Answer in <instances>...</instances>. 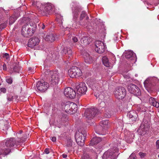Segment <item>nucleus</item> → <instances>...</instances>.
<instances>
[{
	"label": "nucleus",
	"mask_w": 159,
	"mask_h": 159,
	"mask_svg": "<svg viewBox=\"0 0 159 159\" xmlns=\"http://www.w3.org/2000/svg\"><path fill=\"white\" fill-rule=\"evenodd\" d=\"M146 89L149 92L159 91V80L156 77L147 79L144 82Z\"/></svg>",
	"instance_id": "obj_1"
},
{
	"label": "nucleus",
	"mask_w": 159,
	"mask_h": 159,
	"mask_svg": "<svg viewBox=\"0 0 159 159\" xmlns=\"http://www.w3.org/2000/svg\"><path fill=\"white\" fill-rule=\"evenodd\" d=\"M108 123V120H105L102 121V124L103 125V126L104 127V125H107V124Z\"/></svg>",
	"instance_id": "obj_51"
},
{
	"label": "nucleus",
	"mask_w": 159,
	"mask_h": 159,
	"mask_svg": "<svg viewBox=\"0 0 159 159\" xmlns=\"http://www.w3.org/2000/svg\"><path fill=\"white\" fill-rule=\"evenodd\" d=\"M103 126L102 125H99L96 126L95 128V132L99 134H103L102 133V130Z\"/></svg>",
	"instance_id": "obj_29"
},
{
	"label": "nucleus",
	"mask_w": 159,
	"mask_h": 159,
	"mask_svg": "<svg viewBox=\"0 0 159 159\" xmlns=\"http://www.w3.org/2000/svg\"><path fill=\"white\" fill-rule=\"evenodd\" d=\"M138 111L140 112H144L146 111V108L142 105H139L138 107Z\"/></svg>",
	"instance_id": "obj_33"
},
{
	"label": "nucleus",
	"mask_w": 159,
	"mask_h": 159,
	"mask_svg": "<svg viewBox=\"0 0 159 159\" xmlns=\"http://www.w3.org/2000/svg\"><path fill=\"white\" fill-rule=\"evenodd\" d=\"M49 86L48 83L45 82L43 80H40V92H44L48 89Z\"/></svg>",
	"instance_id": "obj_22"
},
{
	"label": "nucleus",
	"mask_w": 159,
	"mask_h": 159,
	"mask_svg": "<svg viewBox=\"0 0 159 159\" xmlns=\"http://www.w3.org/2000/svg\"><path fill=\"white\" fill-rule=\"evenodd\" d=\"M40 27L41 28V29H40V34H41L42 37H44L45 36V34L43 33V30L46 29V28H45L46 26L43 23H42V26H40Z\"/></svg>",
	"instance_id": "obj_34"
},
{
	"label": "nucleus",
	"mask_w": 159,
	"mask_h": 159,
	"mask_svg": "<svg viewBox=\"0 0 159 159\" xmlns=\"http://www.w3.org/2000/svg\"><path fill=\"white\" fill-rule=\"evenodd\" d=\"M83 57L84 62L87 64H90L93 63V59L90 55L86 52H85L83 54Z\"/></svg>",
	"instance_id": "obj_20"
},
{
	"label": "nucleus",
	"mask_w": 159,
	"mask_h": 159,
	"mask_svg": "<svg viewBox=\"0 0 159 159\" xmlns=\"http://www.w3.org/2000/svg\"><path fill=\"white\" fill-rule=\"evenodd\" d=\"M50 75L49 81L50 83L53 85L58 84L60 79L59 73L57 71H51Z\"/></svg>",
	"instance_id": "obj_14"
},
{
	"label": "nucleus",
	"mask_w": 159,
	"mask_h": 159,
	"mask_svg": "<svg viewBox=\"0 0 159 159\" xmlns=\"http://www.w3.org/2000/svg\"><path fill=\"white\" fill-rule=\"evenodd\" d=\"M130 159H136V156L134 154H131L129 157Z\"/></svg>",
	"instance_id": "obj_48"
},
{
	"label": "nucleus",
	"mask_w": 159,
	"mask_h": 159,
	"mask_svg": "<svg viewBox=\"0 0 159 159\" xmlns=\"http://www.w3.org/2000/svg\"><path fill=\"white\" fill-rule=\"evenodd\" d=\"M125 57L127 59H129L133 56L134 53L131 51H128L125 53Z\"/></svg>",
	"instance_id": "obj_31"
},
{
	"label": "nucleus",
	"mask_w": 159,
	"mask_h": 159,
	"mask_svg": "<svg viewBox=\"0 0 159 159\" xmlns=\"http://www.w3.org/2000/svg\"><path fill=\"white\" fill-rule=\"evenodd\" d=\"M21 68L18 66H15L13 68V71L15 72L19 73L21 70Z\"/></svg>",
	"instance_id": "obj_35"
},
{
	"label": "nucleus",
	"mask_w": 159,
	"mask_h": 159,
	"mask_svg": "<svg viewBox=\"0 0 159 159\" xmlns=\"http://www.w3.org/2000/svg\"><path fill=\"white\" fill-rule=\"evenodd\" d=\"M9 128H10V127H9V125L7 126V125H5L4 127V129H3V130H5V131L7 130Z\"/></svg>",
	"instance_id": "obj_55"
},
{
	"label": "nucleus",
	"mask_w": 159,
	"mask_h": 159,
	"mask_svg": "<svg viewBox=\"0 0 159 159\" xmlns=\"http://www.w3.org/2000/svg\"><path fill=\"white\" fill-rule=\"evenodd\" d=\"M73 13L75 17H78L79 13L81 11V9L78 7L76 6L73 9Z\"/></svg>",
	"instance_id": "obj_28"
},
{
	"label": "nucleus",
	"mask_w": 159,
	"mask_h": 159,
	"mask_svg": "<svg viewBox=\"0 0 159 159\" xmlns=\"http://www.w3.org/2000/svg\"><path fill=\"white\" fill-rule=\"evenodd\" d=\"M62 53L66 54L67 57L70 59L72 57V51L70 48H65L62 51Z\"/></svg>",
	"instance_id": "obj_23"
},
{
	"label": "nucleus",
	"mask_w": 159,
	"mask_h": 159,
	"mask_svg": "<svg viewBox=\"0 0 159 159\" xmlns=\"http://www.w3.org/2000/svg\"><path fill=\"white\" fill-rule=\"evenodd\" d=\"M40 40L38 37L30 39L28 42V46L31 48H33L35 46L38 45L39 42Z\"/></svg>",
	"instance_id": "obj_19"
},
{
	"label": "nucleus",
	"mask_w": 159,
	"mask_h": 159,
	"mask_svg": "<svg viewBox=\"0 0 159 159\" xmlns=\"http://www.w3.org/2000/svg\"><path fill=\"white\" fill-rule=\"evenodd\" d=\"M6 81L9 84H11L12 82V80L11 78L9 76L6 77Z\"/></svg>",
	"instance_id": "obj_40"
},
{
	"label": "nucleus",
	"mask_w": 159,
	"mask_h": 159,
	"mask_svg": "<svg viewBox=\"0 0 159 159\" xmlns=\"http://www.w3.org/2000/svg\"><path fill=\"white\" fill-rule=\"evenodd\" d=\"M17 18L15 15H13L10 17L9 18V24L11 25L17 19Z\"/></svg>",
	"instance_id": "obj_32"
},
{
	"label": "nucleus",
	"mask_w": 159,
	"mask_h": 159,
	"mask_svg": "<svg viewBox=\"0 0 159 159\" xmlns=\"http://www.w3.org/2000/svg\"><path fill=\"white\" fill-rule=\"evenodd\" d=\"M73 42L74 43H76L78 41V39L76 37H73L72 38Z\"/></svg>",
	"instance_id": "obj_45"
},
{
	"label": "nucleus",
	"mask_w": 159,
	"mask_h": 159,
	"mask_svg": "<svg viewBox=\"0 0 159 159\" xmlns=\"http://www.w3.org/2000/svg\"><path fill=\"white\" fill-rule=\"evenodd\" d=\"M125 139L128 143L131 142L134 137V135L132 132H129L127 135H125Z\"/></svg>",
	"instance_id": "obj_25"
},
{
	"label": "nucleus",
	"mask_w": 159,
	"mask_h": 159,
	"mask_svg": "<svg viewBox=\"0 0 159 159\" xmlns=\"http://www.w3.org/2000/svg\"><path fill=\"white\" fill-rule=\"evenodd\" d=\"M90 86L91 89L94 91V95L97 98H99L100 99H103L104 96L103 95V88L101 87L99 84L98 83H93Z\"/></svg>",
	"instance_id": "obj_4"
},
{
	"label": "nucleus",
	"mask_w": 159,
	"mask_h": 159,
	"mask_svg": "<svg viewBox=\"0 0 159 159\" xmlns=\"http://www.w3.org/2000/svg\"><path fill=\"white\" fill-rule=\"evenodd\" d=\"M89 19V17L88 16H87L86 17V20H85V23H84V24H83V25H89V24L88 23V20Z\"/></svg>",
	"instance_id": "obj_49"
},
{
	"label": "nucleus",
	"mask_w": 159,
	"mask_h": 159,
	"mask_svg": "<svg viewBox=\"0 0 159 159\" xmlns=\"http://www.w3.org/2000/svg\"><path fill=\"white\" fill-rule=\"evenodd\" d=\"M92 41V39L87 36H83L80 39L81 42L85 45L89 44Z\"/></svg>",
	"instance_id": "obj_24"
},
{
	"label": "nucleus",
	"mask_w": 159,
	"mask_h": 159,
	"mask_svg": "<svg viewBox=\"0 0 159 159\" xmlns=\"http://www.w3.org/2000/svg\"><path fill=\"white\" fill-rule=\"evenodd\" d=\"M28 70L29 73L30 74H32L34 73V71L32 70V69L31 67H29Z\"/></svg>",
	"instance_id": "obj_52"
},
{
	"label": "nucleus",
	"mask_w": 159,
	"mask_h": 159,
	"mask_svg": "<svg viewBox=\"0 0 159 159\" xmlns=\"http://www.w3.org/2000/svg\"><path fill=\"white\" fill-rule=\"evenodd\" d=\"M86 135V132L84 130H79L76 132L75 138L78 145L80 146L84 145Z\"/></svg>",
	"instance_id": "obj_5"
},
{
	"label": "nucleus",
	"mask_w": 159,
	"mask_h": 159,
	"mask_svg": "<svg viewBox=\"0 0 159 159\" xmlns=\"http://www.w3.org/2000/svg\"><path fill=\"white\" fill-rule=\"evenodd\" d=\"M99 110L94 107L87 109L84 112V116L89 120L93 119L96 114L99 113Z\"/></svg>",
	"instance_id": "obj_9"
},
{
	"label": "nucleus",
	"mask_w": 159,
	"mask_h": 159,
	"mask_svg": "<svg viewBox=\"0 0 159 159\" xmlns=\"http://www.w3.org/2000/svg\"><path fill=\"white\" fill-rule=\"evenodd\" d=\"M21 133H22V132H21V131H20V134H21Z\"/></svg>",
	"instance_id": "obj_62"
},
{
	"label": "nucleus",
	"mask_w": 159,
	"mask_h": 159,
	"mask_svg": "<svg viewBox=\"0 0 159 159\" xmlns=\"http://www.w3.org/2000/svg\"><path fill=\"white\" fill-rule=\"evenodd\" d=\"M59 24L61 25L62 24V22L61 20H60L59 21Z\"/></svg>",
	"instance_id": "obj_60"
},
{
	"label": "nucleus",
	"mask_w": 159,
	"mask_h": 159,
	"mask_svg": "<svg viewBox=\"0 0 159 159\" xmlns=\"http://www.w3.org/2000/svg\"><path fill=\"white\" fill-rule=\"evenodd\" d=\"M3 69L4 70H7V66L5 64H4L3 65Z\"/></svg>",
	"instance_id": "obj_58"
},
{
	"label": "nucleus",
	"mask_w": 159,
	"mask_h": 159,
	"mask_svg": "<svg viewBox=\"0 0 159 159\" xmlns=\"http://www.w3.org/2000/svg\"><path fill=\"white\" fill-rule=\"evenodd\" d=\"M43 38L46 41L52 42L55 40L58 39V37L55 34H50Z\"/></svg>",
	"instance_id": "obj_21"
},
{
	"label": "nucleus",
	"mask_w": 159,
	"mask_h": 159,
	"mask_svg": "<svg viewBox=\"0 0 159 159\" xmlns=\"http://www.w3.org/2000/svg\"><path fill=\"white\" fill-rule=\"evenodd\" d=\"M40 83H39V81H38V83L37 84V89L39 90H40Z\"/></svg>",
	"instance_id": "obj_56"
},
{
	"label": "nucleus",
	"mask_w": 159,
	"mask_h": 159,
	"mask_svg": "<svg viewBox=\"0 0 159 159\" xmlns=\"http://www.w3.org/2000/svg\"><path fill=\"white\" fill-rule=\"evenodd\" d=\"M54 7L50 4H47L43 6L40 5V14L42 16L51 14L54 12Z\"/></svg>",
	"instance_id": "obj_8"
},
{
	"label": "nucleus",
	"mask_w": 159,
	"mask_h": 159,
	"mask_svg": "<svg viewBox=\"0 0 159 159\" xmlns=\"http://www.w3.org/2000/svg\"><path fill=\"white\" fill-rule=\"evenodd\" d=\"M49 153V149L48 148H46L45 149L44 152H43L41 154L42 155H43L44 153L46 154H48Z\"/></svg>",
	"instance_id": "obj_43"
},
{
	"label": "nucleus",
	"mask_w": 159,
	"mask_h": 159,
	"mask_svg": "<svg viewBox=\"0 0 159 159\" xmlns=\"http://www.w3.org/2000/svg\"><path fill=\"white\" fill-rule=\"evenodd\" d=\"M154 103H152L151 105L156 108H158L159 107V103L158 102L156 101Z\"/></svg>",
	"instance_id": "obj_42"
},
{
	"label": "nucleus",
	"mask_w": 159,
	"mask_h": 159,
	"mask_svg": "<svg viewBox=\"0 0 159 159\" xmlns=\"http://www.w3.org/2000/svg\"><path fill=\"white\" fill-rule=\"evenodd\" d=\"M95 51L98 53L101 54L104 52L105 47L104 43L99 41H97L95 43Z\"/></svg>",
	"instance_id": "obj_16"
},
{
	"label": "nucleus",
	"mask_w": 159,
	"mask_h": 159,
	"mask_svg": "<svg viewBox=\"0 0 159 159\" xmlns=\"http://www.w3.org/2000/svg\"><path fill=\"white\" fill-rule=\"evenodd\" d=\"M102 61L103 64L105 66L107 67H108L110 66L111 63L109 62L108 58L106 56H105L102 57Z\"/></svg>",
	"instance_id": "obj_27"
},
{
	"label": "nucleus",
	"mask_w": 159,
	"mask_h": 159,
	"mask_svg": "<svg viewBox=\"0 0 159 159\" xmlns=\"http://www.w3.org/2000/svg\"><path fill=\"white\" fill-rule=\"evenodd\" d=\"M126 93L125 89L122 87L116 88L114 92L115 97L118 99H122L126 95Z\"/></svg>",
	"instance_id": "obj_11"
},
{
	"label": "nucleus",
	"mask_w": 159,
	"mask_h": 159,
	"mask_svg": "<svg viewBox=\"0 0 159 159\" xmlns=\"http://www.w3.org/2000/svg\"><path fill=\"white\" fill-rule=\"evenodd\" d=\"M36 25L33 23L30 22L25 24L22 27L21 34L24 36L29 37L32 36L35 32Z\"/></svg>",
	"instance_id": "obj_2"
},
{
	"label": "nucleus",
	"mask_w": 159,
	"mask_h": 159,
	"mask_svg": "<svg viewBox=\"0 0 159 159\" xmlns=\"http://www.w3.org/2000/svg\"><path fill=\"white\" fill-rule=\"evenodd\" d=\"M3 57L5 58L7 60L9 57V54L7 53H5L4 54Z\"/></svg>",
	"instance_id": "obj_46"
},
{
	"label": "nucleus",
	"mask_w": 159,
	"mask_h": 159,
	"mask_svg": "<svg viewBox=\"0 0 159 159\" xmlns=\"http://www.w3.org/2000/svg\"><path fill=\"white\" fill-rule=\"evenodd\" d=\"M128 89L130 93L134 95L138 96L141 94L140 89L136 85L130 84L127 85Z\"/></svg>",
	"instance_id": "obj_13"
},
{
	"label": "nucleus",
	"mask_w": 159,
	"mask_h": 159,
	"mask_svg": "<svg viewBox=\"0 0 159 159\" xmlns=\"http://www.w3.org/2000/svg\"><path fill=\"white\" fill-rule=\"evenodd\" d=\"M118 151L116 147H113L112 149H109L105 152L103 156V159H116L117 156L116 153Z\"/></svg>",
	"instance_id": "obj_6"
},
{
	"label": "nucleus",
	"mask_w": 159,
	"mask_h": 159,
	"mask_svg": "<svg viewBox=\"0 0 159 159\" xmlns=\"http://www.w3.org/2000/svg\"><path fill=\"white\" fill-rule=\"evenodd\" d=\"M156 145L157 149L159 148V140H157L156 142Z\"/></svg>",
	"instance_id": "obj_53"
},
{
	"label": "nucleus",
	"mask_w": 159,
	"mask_h": 159,
	"mask_svg": "<svg viewBox=\"0 0 159 159\" xmlns=\"http://www.w3.org/2000/svg\"><path fill=\"white\" fill-rule=\"evenodd\" d=\"M76 88L77 90V94L80 95L85 94L87 90L86 84L84 83H80L76 86Z\"/></svg>",
	"instance_id": "obj_15"
},
{
	"label": "nucleus",
	"mask_w": 159,
	"mask_h": 159,
	"mask_svg": "<svg viewBox=\"0 0 159 159\" xmlns=\"http://www.w3.org/2000/svg\"><path fill=\"white\" fill-rule=\"evenodd\" d=\"M0 28H2V27H0Z\"/></svg>",
	"instance_id": "obj_64"
},
{
	"label": "nucleus",
	"mask_w": 159,
	"mask_h": 159,
	"mask_svg": "<svg viewBox=\"0 0 159 159\" xmlns=\"http://www.w3.org/2000/svg\"><path fill=\"white\" fill-rule=\"evenodd\" d=\"M102 139L99 137H95L93 138L91 140L90 145H93L98 144L101 142Z\"/></svg>",
	"instance_id": "obj_26"
},
{
	"label": "nucleus",
	"mask_w": 159,
	"mask_h": 159,
	"mask_svg": "<svg viewBox=\"0 0 159 159\" xmlns=\"http://www.w3.org/2000/svg\"><path fill=\"white\" fill-rule=\"evenodd\" d=\"M87 16V14L84 11H82L81 13L80 17V20H82L83 19Z\"/></svg>",
	"instance_id": "obj_37"
},
{
	"label": "nucleus",
	"mask_w": 159,
	"mask_h": 159,
	"mask_svg": "<svg viewBox=\"0 0 159 159\" xmlns=\"http://www.w3.org/2000/svg\"><path fill=\"white\" fill-rule=\"evenodd\" d=\"M127 116L129 118V123L133 124L136 120L138 115L135 111H132L128 112Z\"/></svg>",
	"instance_id": "obj_18"
},
{
	"label": "nucleus",
	"mask_w": 159,
	"mask_h": 159,
	"mask_svg": "<svg viewBox=\"0 0 159 159\" xmlns=\"http://www.w3.org/2000/svg\"><path fill=\"white\" fill-rule=\"evenodd\" d=\"M158 157H159V154L158 155Z\"/></svg>",
	"instance_id": "obj_63"
},
{
	"label": "nucleus",
	"mask_w": 159,
	"mask_h": 159,
	"mask_svg": "<svg viewBox=\"0 0 159 159\" xmlns=\"http://www.w3.org/2000/svg\"><path fill=\"white\" fill-rule=\"evenodd\" d=\"M67 156L66 154H63L62 157L63 158H65L67 157Z\"/></svg>",
	"instance_id": "obj_59"
},
{
	"label": "nucleus",
	"mask_w": 159,
	"mask_h": 159,
	"mask_svg": "<svg viewBox=\"0 0 159 159\" xmlns=\"http://www.w3.org/2000/svg\"><path fill=\"white\" fill-rule=\"evenodd\" d=\"M13 98L12 96H10L7 98V100L9 101H12Z\"/></svg>",
	"instance_id": "obj_54"
},
{
	"label": "nucleus",
	"mask_w": 159,
	"mask_h": 159,
	"mask_svg": "<svg viewBox=\"0 0 159 159\" xmlns=\"http://www.w3.org/2000/svg\"><path fill=\"white\" fill-rule=\"evenodd\" d=\"M111 114H109V115H107V117H111Z\"/></svg>",
	"instance_id": "obj_61"
},
{
	"label": "nucleus",
	"mask_w": 159,
	"mask_h": 159,
	"mask_svg": "<svg viewBox=\"0 0 159 159\" xmlns=\"http://www.w3.org/2000/svg\"><path fill=\"white\" fill-rule=\"evenodd\" d=\"M24 138V139L21 140L18 139V140L15 141L14 138L8 139L6 140V146L7 148H4L2 149V152H0V155L4 154L5 155L8 154L10 152V150L9 148L13 147L15 144L17 145H19V143L25 142Z\"/></svg>",
	"instance_id": "obj_3"
},
{
	"label": "nucleus",
	"mask_w": 159,
	"mask_h": 159,
	"mask_svg": "<svg viewBox=\"0 0 159 159\" xmlns=\"http://www.w3.org/2000/svg\"><path fill=\"white\" fill-rule=\"evenodd\" d=\"M150 127L149 124L147 120H143L138 131L140 133L141 135L143 136L147 134L149 130Z\"/></svg>",
	"instance_id": "obj_10"
},
{
	"label": "nucleus",
	"mask_w": 159,
	"mask_h": 159,
	"mask_svg": "<svg viewBox=\"0 0 159 159\" xmlns=\"http://www.w3.org/2000/svg\"><path fill=\"white\" fill-rule=\"evenodd\" d=\"M51 140L53 142H55L56 141V138L55 137H53L52 138Z\"/></svg>",
	"instance_id": "obj_57"
},
{
	"label": "nucleus",
	"mask_w": 159,
	"mask_h": 159,
	"mask_svg": "<svg viewBox=\"0 0 159 159\" xmlns=\"http://www.w3.org/2000/svg\"><path fill=\"white\" fill-rule=\"evenodd\" d=\"M62 105L64 106V109L68 114H72L75 113L77 110V105L73 102H66L65 104L63 103Z\"/></svg>",
	"instance_id": "obj_7"
},
{
	"label": "nucleus",
	"mask_w": 159,
	"mask_h": 159,
	"mask_svg": "<svg viewBox=\"0 0 159 159\" xmlns=\"http://www.w3.org/2000/svg\"><path fill=\"white\" fill-rule=\"evenodd\" d=\"M98 30L100 32H103L105 30L104 25L102 24H100L99 25V27L98 28Z\"/></svg>",
	"instance_id": "obj_36"
},
{
	"label": "nucleus",
	"mask_w": 159,
	"mask_h": 159,
	"mask_svg": "<svg viewBox=\"0 0 159 159\" xmlns=\"http://www.w3.org/2000/svg\"><path fill=\"white\" fill-rule=\"evenodd\" d=\"M72 145V141L70 138L67 139L65 143V146L68 149H70Z\"/></svg>",
	"instance_id": "obj_30"
},
{
	"label": "nucleus",
	"mask_w": 159,
	"mask_h": 159,
	"mask_svg": "<svg viewBox=\"0 0 159 159\" xmlns=\"http://www.w3.org/2000/svg\"><path fill=\"white\" fill-rule=\"evenodd\" d=\"M69 75L71 78L77 77L82 75L80 69L76 66H72L68 71Z\"/></svg>",
	"instance_id": "obj_12"
},
{
	"label": "nucleus",
	"mask_w": 159,
	"mask_h": 159,
	"mask_svg": "<svg viewBox=\"0 0 159 159\" xmlns=\"http://www.w3.org/2000/svg\"><path fill=\"white\" fill-rule=\"evenodd\" d=\"M64 93L66 97L70 98H74L76 96L75 92L70 87L66 88L64 91Z\"/></svg>",
	"instance_id": "obj_17"
},
{
	"label": "nucleus",
	"mask_w": 159,
	"mask_h": 159,
	"mask_svg": "<svg viewBox=\"0 0 159 159\" xmlns=\"http://www.w3.org/2000/svg\"><path fill=\"white\" fill-rule=\"evenodd\" d=\"M51 71H50V70H47L45 71L44 72V74L46 75H48V76H49L50 77V72Z\"/></svg>",
	"instance_id": "obj_47"
},
{
	"label": "nucleus",
	"mask_w": 159,
	"mask_h": 159,
	"mask_svg": "<svg viewBox=\"0 0 159 159\" xmlns=\"http://www.w3.org/2000/svg\"><path fill=\"white\" fill-rule=\"evenodd\" d=\"M139 154L141 158H143L146 156V154L143 152H140Z\"/></svg>",
	"instance_id": "obj_44"
},
{
	"label": "nucleus",
	"mask_w": 159,
	"mask_h": 159,
	"mask_svg": "<svg viewBox=\"0 0 159 159\" xmlns=\"http://www.w3.org/2000/svg\"><path fill=\"white\" fill-rule=\"evenodd\" d=\"M0 90L1 92H2L3 93H6V89L5 88H2L0 89Z\"/></svg>",
	"instance_id": "obj_50"
},
{
	"label": "nucleus",
	"mask_w": 159,
	"mask_h": 159,
	"mask_svg": "<svg viewBox=\"0 0 159 159\" xmlns=\"http://www.w3.org/2000/svg\"><path fill=\"white\" fill-rule=\"evenodd\" d=\"M7 24V22H6L0 25V31H1L2 30L6 27Z\"/></svg>",
	"instance_id": "obj_39"
},
{
	"label": "nucleus",
	"mask_w": 159,
	"mask_h": 159,
	"mask_svg": "<svg viewBox=\"0 0 159 159\" xmlns=\"http://www.w3.org/2000/svg\"><path fill=\"white\" fill-rule=\"evenodd\" d=\"M82 159H91L90 158L89 155L88 154L86 153H84L82 157Z\"/></svg>",
	"instance_id": "obj_38"
},
{
	"label": "nucleus",
	"mask_w": 159,
	"mask_h": 159,
	"mask_svg": "<svg viewBox=\"0 0 159 159\" xmlns=\"http://www.w3.org/2000/svg\"><path fill=\"white\" fill-rule=\"evenodd\" d=\"M156 101V100H155V99L152 97H150L149 99V103L151 104V105L152 103H154V102H155V101Z\"/></svg>",
	"instance_id": "obj_41"
}]
</instances>
